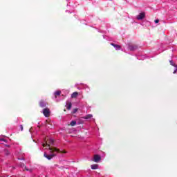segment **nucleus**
<instances>
[{
  "mask_svg": "<svg viewBox=\"0 0 177 177\" xmlns=\"http://www.w3.org/2000/svg\"><path fill=\"white\" fill-rule=\"evenodd\" d=\"M78 96V92H74L71 94V97H77Z\"/></svg>",
  "mask_w": 177,
  "mask_h": 177,
  "instance_id": "ddd939ff",
  "label": "nucleus"
},
{
  "mask_svg": "<svg viewBox=\"0 0 177 177\" xmlns=\"http://www.w3.org/2000/svg\"><path fill=\"white\" fill-rule=\"evenodd\" d=\"M19 167H20V168H24V169H26V165L24 163H22V162H20L19 165H18Z\"/></svg>",
  "mask_w": 177,
  "mask_h": 177,
  "instance_id": "f8f14e48",
  "label": "nucleus"
},
{
  "mask_svg": "<svg viewBox=\"0 0 177 177\" xmlns=\"http://www.w3.org/2000/svg\"><path fill=\"white\" fill-rule=\"evenodd\" d=\"M66 107L67 110H71V106H73L71 102H66Z\"/></svg>",
  "mask_w": 177,
  "mask_h": 177,
  "instance_id": "1a4fd4ad",
  "label": "nucleus"
},
{
  "mask_svg": "<svg viewBox=\"0 0 177 177\" xmlns=\"http://www.w3.org/2000/svg\"><path fill=\"white\" fill-rule=\"evenodd\" d=\"M46 104H48L45 101H43V100L40 101V102H39V106H40V107H42V108L46 107Z\"/></svg>",
  "mask_w": 177,
  "mask_h": 177,
  "instance_id": "6e6552de",
  "label": "nucleus"
},
{
  "mask_svg": "<svg viewBox=\"0 0 177 177\" xmlns=\"http://www.w3.org/2000/svg\"><path fill=\"white\" fill-rule=\"evenodd\" d=\"M62 92L60 91H57L54 93V96H59Z\"/></svg>",
  "mask_w": 177,
  "mask_h": 177,
  "instance_id": "2eb2a0df",
  "label": "nucleus"
},
{
  "mask_svg": "<svg viewBox=\"0 0 177 177\" xmlns=\"http://www.w3.org/2000/svg\"><path fill=\"white\" fill-rule=\"evenodd\" d=\"M25 170L26 171H28L29 172H32V170L31 169H28V168H27V167H25Z\"/></svg>",
  "mask_w": 177,
  "mask_h": 177,
  "instance_id": "f3484780",
  "label": "nucleus"
},
{
  "mask_svg": "<svg viewBox=\"0 0 177 177\" xmlns=\"http://www.w3.org/2000/svg\"><path fill=\"white\" fill-rule=\"evenodd\" d=\"M42 113L44 117H49V115H50V110H49L48 108L44 109Z\"/></svg>",
  "mask_w": 177,
  "mask_h": 177,
  "instance_id": "f03ea898",
  "label": "nucleus"
},
{
  "mask_svg": "<svg viewBox=\"0 0 177 177\" xmlns=\"http://www.w3.org/2000/svg\"><path fill=\"white\" fill-rule=\"evenodd\" d=\"M91 169H97L99 168V165L94 164L91 165Z\"/></svg>",
  "mask_w": 177,
  "mask_h": 177,
  "instance_id": "9b49d317",
  "label": "nucleus"
},
{
  "mask_svg": "<svg viewBox=\"0 0 177 177\" xmlns=\"http://www.w3.org/2000/svg\"><path fill=\"white\" fill-rule=\"evenodd\" d=\"M169 63H170L171 66H173V67H174V71L173 72V74H176V72H177V65L175 64V63H174L173 60H170Z\"/></svg>",
  "mask_w": 177,
  "mask_h": 177,
  "instance_id": "423d86ee",
  "label": "nucleus"
},
{
  "mask_svg": "<svg viewBox=\"0 0 177 177\" xmlns=\"http://www.w3.org/2000/svg\"><path fill=\"white\" fill-rule=\"evenodd\" d=\"M77 89H79V91H81V87H78Z\"/></svg>",
  "mask_w": 177,
  "mask_h": 177,
  "instance_id": "393cba45",
  "label": "nucleus"
},
{
  "mask_svg": "<svg viewBox=\"0 0 177 177\" xmlns=\"http://www.w3.org/2000/svg\"><path fill=\"white\" fill-rule=\"evenodd\" d=\"M140 57H141V56H138V57H137V59H138V60H141L142 58H140Z\"/></svg>",
  "mask_w": 177,
  "mask_h": 177,
  "instance_id": "aec40b11",
  "label": "nucleus"
},
{
  "mask_svg": "<svg viewBox=\"0 0 177 177\" xmlns=\"http://www.w3.org/2000/svg\"><path fill=\"white\" fill-rule=\"evenodd\" d=\"M19 128H20L21 131H23V125L20 124Z\"/></svg>",
  "mask_w": 177,
  "mask_h": 177,
  "instance_id": "6ab92c4d",
  "label": "nucleus"
},
{
  "mask_svg": "<svg viewBox=\"0 0 177 177\" xmlns=\"http://www.w3.org/2000/svg\"><path fill=\"white\" fill-rule=\"evenodd\" d=\"M0 142H3V143H8V140L5 138H0Z\"/></svg>",
  "mask_w": 177,
  "mask_h": 177,
  "instance_id": "dca6fc26",
  "label": "nucleus"
},
{
  "mask_svg": "<svg viewBox=\"0 0 177 177\" xmlns=\"http://www.w3.org/2000/svg\"><path fill=\"white\" fill-rule=\"evenodd\" d=\"M159 21H160V20H158V19H156V20H155V23H156V24L158 23Z\"/></svg>",
  "mask_w": 177,
  "mask_h": 177,
  "instance_id": "412c9836",
  "label": "nucleus"
},
{
  "mask_svg": "<svg viewBox=\"0 0 177 177\" xmlns=\"http://www.w3.org/2000/svg\"><path fill=\"white\" fill-rule=\"evenodd\" d=\"M75 125H77V121H75V120H72V121L71 122V127H74V126H75Z\"/></svg>",
  "mask_w": 177,
  "mask_h": 177,
  "instance_id": "4468645a",
  "label": "nucleus"
},
{
  "mask_svg": "<svg viewBox=\"0 0 177 177\" xmlns=\"http://www.w3.org/2000/svg\"><path fill=\"white\" fill-rule=\"evenodd\" d=\"M103 38H106V36L103 35Z\"/></svg>",
  "mask_w": 177,
  "mask_h": 177,
  "instance_id": "a878e982",
  "label": "nucleus"
},
{
  "mask_svg": "<svg viewBox=\"0 0 177 177\" xmlns=\"http://www.w3.org/2000/svg\"><path fill=\"white\" fill-rule=\"evenodd\" d=\"M138 48H139V46L138 45L129 44L128 46V49H129L131 52H134V50H138Z\"/></svg>",
  "mask_w": 177,
  "mask_h": 177,
  "instance_id": "f257e3e1",
  "label": "nucleus"
},
{
  "mask_svg": "<svg viewBox=\"0 0 177 177\" xmlns=\"http://www.w3.org/2000/svg\"><path fill=\"white\" fill-rule=\"evenodd\" d=\"M77 111H78V109H75L74 111H73V113H77Z\"/></svg>",
  "mask_w": 177,
  "mask_h": 177,
  "instance_id": "4be33fe9",
  "label": "nucleus"
},
{
  "mask_svg": "<svg viewBox=\"0 0 177 177\" xmlns=\"http://www.w3.org/2000/svg\"><path fill=\"white\" fill-rule=\"evenodd\" d=\"M66 12L71 13V12H70V11H68V10H66Z\"/></svg>",
  "mask_w": 177,
  "mask_h": 177,
  "instance_id": "5701e85b",
  "label": "nucleus"
},
{
  "mask_svg": "<svg viewBox=\"0 0 177 177\" xmlns=\"http://www.w3.org/2000/svg\"><path fill=\"white\" fill-rule=\"evenodd\" d=\"M92 117H93V115L92 114H88L86 116L83 117L82 118L84 120H91V118H92Z\"/></svg>",
  "mask_w": 177,
  "mask_h": 177,
  "instance_id": "9d476101",
  "label": "nucleus"
},
{
  "mask_svg": "<svg viewBox=\"0 0 177 177\" xmlns=\"http://www.w3.org/2000/svg\"><path fill=\"white\" fill-rule=\"evenodd\" d=\"M18 160L24 161L26 159L24 158H19Z\"/></svg>",
  "mask_w": 177,
  "mask_h": 177,
  "instance_id": "a211bd4d",
  "label": "nucleus"
},
{
  "mask_svg": "<svg viewBox=\"0 0 177 177\" xmlns=\"http://www.w3.org/2000/svg\"><path fill=\"white\" fill-rule=\"evenodd\" d=\"M102 160V157L100 155L96 154L94 156L93 160L95 162H100V161Z\"/></svg>",
  "mask_w": 177,
  "mask_h": 177,
  "instance_id": "39448f33",
  "label": "nucleus"
},
{
  "mask_svg": "<svg viewBox=\"0 0 177 177\" xmlns=\"http://www.w3.org/2000/svg\"><path fill=\"white\" fill-rule=\"evenodd\" d=\"M111 45L113 46V48L115 49V50H121V46L118 44H115L114 43H111Z\"/></svg>",
  "mask_w": 177,
  "mask_h": 177,
  "instance_id": "0eeeda50",
  "label": "nucleus"
},
{
  "mask_svg": "<svg viewBox=\"0 0 177 177\" xmlns=\"http://www.w3.org/2000/svg\"><path fill=\"white\" fill-rule=\"evenodd\" d=\"M44 157L46 158H47V160H52V158H53V157H55V154H48L46 153V152H44Z\"/></svg>",
  "mask_w": 177,
  "mask_h": 177,
  "instance_id": "20e7f679",
  "label": "nucleus"
},
{
  "mask_svg": "<svg viewBox=\"0 0 177 177\" xmlns=\"http://www.w3.org/2000/svg\"><path fill=\"white\" fill-rule=\"evenodd\" d=\"M144 17H146V13L145 12H140L136 16L137 20H143Z\"/></svg>",
  "mask_w": 177,
  "mask_h": 177,
  "instance_id": "7ed1b4c3",
  "label": "nucleus"
},
{
  "mask_svg": "<svg viewBox=\"0 0 177 177\" xmlns=\"http://www.w3.org/2000/svg\"><path fill=\"white\" fill-rule=\"evenodd\" d=\"M6 147H10V145H6Z\"/></svg>",
  "mask_w": 177,
  "mask_h": 177,
  "instance_id": "b1692460",
  "label": "nucleus"
}]
</instances>
